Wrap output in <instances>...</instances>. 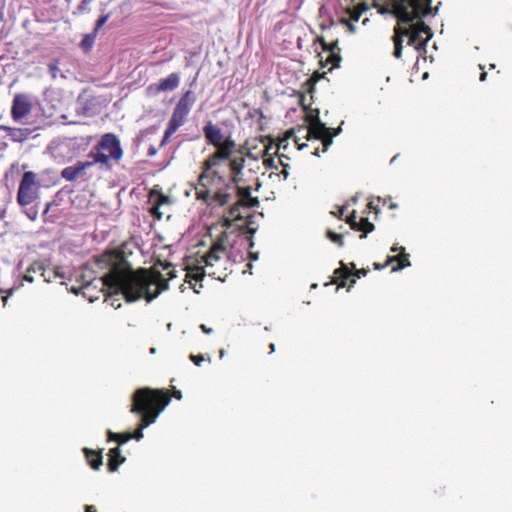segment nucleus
I'll list each match as a JSON object with an SVG mask.
<instances>
[{
  "label": "nucleus",
  "instance_id": "23",
  "mask_svg": "<svg viewBox=\"0 0 512 512\" xmlns=\"http://www.w3.org/2000/svg\"><path fill=\"white\" fill-rule=\"evenodd\" d=\"M235 147H236L235 141L231 137H228V138L223 139V141H221V143H220V146H218L217 148L224 151V153H227L228 158H230Z\"/></svg>",
  "mask_w": 512,
  "mask_h": 512
},
{
  "label": "nucleus",
  "instance_id": "4",
  "mask_svg": "<svg viewBox=\"0 0 512 512\" xmlns=\"http://www.w3.org/2000/svg\"><path fill=\"white\" fill-rule=\"evenodd\" d=\"M152 392L153 389L144 387L137 389L132 397L133 404L130 412L141 415L139 427L143 430L152 424L148 417L149 407L156 401L155 397L151 395Z\"/></svg>",
  "mask_w": 512,
  "mask_h": 512
},
{
  "label": "nucleus",
  "instance_id": "47",
  "mask_svg": "<svg viewBox=\"0 0 512 512\" xmlns=\"http://www.w3.org/2000/svg\"><path fill=\"white\" fill-rule=\"evenodd\" d=\"M42 270V266L40 264H37V265H33L31 266L29 269H28V272H36V271H41Z\"/></svg>",
  "mask_w": 512,
  "mask_h": 512
},
{
  "label": "nucleus",
  "instance_id": "7",
  "mask_svg": "<svg viewBox=\"0 0 512 512\" xmlns=\"http://www.w3.org/2000/svg\"><path fill=\"white\" fill-rule=\"evenodd\" d=\"M35 178L34 172L28 171L23 174L17 194V201L21 206L29 205L35 199L36 193L33 189Z\"/></svg>",
  "mask_w": 512,
  "mask_h": 512
},
{
  "label": "nucleus",
  "instance_id": "34",
  "mask_svg": "<svg viewBox=\"0 0 512 512\" xmlns=\"http://www.w3.org/2000/svg\"><path fill=\"white\" fill-rule=\"evenodd\" d=\"M163 269L168 270L167 275L169 280H172L177 277L176 271L174 268H172L171 263H166L165 265H163Z\"/></svg>",
  "mask_w": 512,
  "mask_h": 512
},
{
  "label": "nucleus",
  "instance_id": "15",
  "mask_svg": "<svg viewBox=\"0 0 512 512\" xmlns=\"http://www.w3.org/2000/svg\"><path fill=\"white\" fill-rule=\"evenodd\" d=\"M179 82V75L177 73H171L168 77L161 79L154 85L155 92L173 91L178 87Z\"/></svg>",
  "mask_w": 512,
  "mask_h": 512
},
{
  "label": "nucleus",
  "instance_id": "49",
  "mask_svg": "<svg viewBox=\"0 0 512 512\" xmlns=\"http://www.w3.org/2000/svg\"><path fill=\"white\" fill-rule=\"evenodd\" d=\"M6 6V0H0V16H3L4 10Z\"/></svg>",
  "mask_w": 512,
  "mask_h": 512
},
{
  "label": "nucleus",
  "instance_id": "40",
  "mask_svg": "<svg viewBox=\"0 0 512 512\" xmlns=\"http://www.w3.org/2000/svg\"><path fill=\"white\" fill-rule=\"evenodd\" d=\"M190 359L195 363V365L200 366V364L204 361V357L202 355H190Z\"/></svg>",
  "mask_w": 512,
  "mask_h": 512
},
{
  "label": "nucleus",
  "instance_id": "46",
  "mask_svg": "<svg viewBox=\"0 0 512 512\" xmlns=\"http://www.w3.org/2000/svg\"><path fill=\"white\" fill-rule=\"evenodd\" d=\"M366 274H367V270H365V269L356 270L354 273L356 278H361L362 276H365Z\"/></svg>",
  "mask_w": 512,
  "mask_h": 512
},
{
  "label": "nucleus",
  "instance_id": "62",
  "mask_svg": "<svg viewBox=\"0 0 512 512\" xmlns=\"http://www.w3.org/2000/svg\"><path fill=\"white\" fill-rule=\"evenodd\" d=\"M225 353H226V352H225V350H224V349H221V350H220V358H221V359H222V358H224Z\"/></svg>",
  "mask_w": 512,
  "mask_h": 512
},
{
  "label": "nucleus",
  "instance_id": "63",
  "mask_svg": "<svg viewBox=\"0 0 512 512\" xmlns=\"http://www.w3.org/2000/svg\"><path fill=\"white\" fill-rule=\"evenodd\" d=\"M246 267H247V270H249V271L251 272L252 264H251V263H248V264L246 265Z\"/></svg>",
  "mask_w": 512,
  "mask_h": 512
},
{
  "label": "nucleus",
  "instance_id": "26",
  "mask_svg": "<svg viewBox=\"0 0 512 512\" xmlns=\"http://www.w3.org/2000/svg\"><path fill=\"white\" fill-rule=\"evenodd\" d=\"M245 160L243 158H235L230 162V169L234 175H238L244 168Z\"/></svg>",
  "mask_w": 512,
  "mask_h": 512
},
{
  "label": "nucleus",
  "instance_id": "14",
  "mask_svg": "<svg viewBox=\"0 0 512 512\" xmlns=\"http://www.w3.org/2000/svg\"><path fill=\"white\" fill-rule=\"evenodd\" d=\"M228 159L227 153H224V151L217 148V151L212 154L209 158H207L203 165L205 171L199 176V183L205 188L206 185L203 183V181L207 178L206 171L212 169L214 166L218 164L220 160Z\"/></svg>",
  "mask_w": 512,
  "mask_h": 512
},
{
  "label": "nucleus",
  "instance_id": "21",
  "mask_svg": "<svg viewBox=\"0 0 512 512\" xmlns=\"http://www.w3.org/2000/svg\"><path fill=\"white\" fill-rule=\"evenodd\" d=\"M96 36H97V33L92 31L91 33H88L86 34L82 41L80 42V47L85 51V52H89L94 43H95V39H96Z\"/></svg>",
  "mask_w": 512,
  "mask_h": 512
},
{
  "label": "nucleus",
  "instance_id": "20",
  "mask_svg": "<svg viewBox=\"0 0 512 512\" xmlns=\"http://www.w3.org/2000/svg\"><path fill=\"white\" fill-rule=\"evenodd\" d=\"M30 133L27 128H13L10 130L9 137L13 142H23L29 138Z\"/></svg>",
  "mask_w": 512,
  "mask_h": 512
},
{
  "label": "nucleus",
  "instance_id": "45",
  "mask_svg": "<svg viewBox=\"0 0 512 512\" xmlns=\"http://www.w3.org/2000/svg\"><path fill=\"white\" fill-rule=\"evenodd\" d=\"M342 22L348 26V29H349L350 32H352V33L355 32L356 27L354 25V22H349V21H347L345 19H343Z\"/></svg>",
  "mask_w": 512,
  "mask_h": 512
},
{
  "label": "nucleus",
  "instance_id": "18",
  "mask_svg": "<svg viewBox=\"0 0 512 512\" xmlns=\"http://www.w3.org/2000/svg\"><path fill=\"white\" fill-rule=\"evenodd\" d=\"M109 462L108 468L110 472H115L119 468V466L125 461V458L121 456V451L119 447H115L109 452Z\"/></svg>",
  "mask_w": 512,
  "mask_h": 512
},
{
  "label": "nucleus",
  "instance_id": "60",
  "mask_svg": "<svg viewBox=\"0 0 512 512\" xmlns=\"http://www.w3.org/2000/svg\"><path fill=\"white\" fill-rule=\"evenodd\" d=\"M486 76H487V73L486 72H482L480 74V81H484L486 79Z\"/></svg>",
  "mask_w": 512,
  "mask_h": 512
},
{
  "label": "nucleus",
  "instance_id": "5",
  "mask_svg": "<svg viewBox=\"0 0 512 512\" xmlns=\"http://www.w3.org/2000/svg\"><path fill=\"white\" fill-rule=\"evenodd\" d=\"M90 152H99L109 159L119 161L123 156V150L119 139L113 133H106L101 137V140Z\"/></svg>",
  "mask_w": 512,
  "mask_h": 512
},
{
  "label": "nucleus",
  "instance_id": "1",
  "mask_svg": "<svg viewBox=\"0 0 512 512\" xmlns=\"http://www.w3.org/2000/svg\"><path fill=\"white\" fill-rule=\"evenodd\" d=\"M102 268L108 272L102 277L103 285L108 290L105 299L116 309L121 307L119 298L122 295L127 302H135L143 297L151 302L162 291L168 289L167 281L158 271L140 269L134 271L120 252H106L98 259Z\"/></svg>",
  "mask_w": 512,
  "mask_h": 512
},
{
  "label": "nucleus",
  "instance_id": "43",
  "mask_svg": "<svg viewBox=\"0 0 512 512\" xmlns=\"http://www.w3.org/2000/svg\"><path fill=\"white\" fill-rule=\"evenodd\" d=\"M337 45H338V41H334L329 46H327L326 44H323V48L325 50H329V51L333 52L334 49L337 47Z\"/></svg>",
  "mask_w": 512,
  "mask_h": 512
},
{
  "label": "nucleus",
  "instance_id": "30",
  "mask_svg": "<svg viewBox=\"0 0 512 512\" xmlns=\"http://www.w3.org/2000/svg\"><path fill=\"white\" fill-rule=\"evenodd\" d=\"M328 238L333 243H336L340 247H342L344 245L343 235L342 234L335 233V232H332V231H328Z\"/></svg>",
  "mask_w": 512,
  "mask_h": 512
},
{
  "label": "nucleus",
  "instance_id": "61",
  "mask_svg": "<svg viewBox=\"0 0 512 512\" xmlns=\"http://www.w3.org/2000/svg\"><path fill=\"white\" fill-rule=\"evenodd\" d=\"M270 353H273L275 351V345L273 343L270 344Z\"/></svg>",
  "mask_w": 512,
  "mask_h": 512
},
{
  "label": "nucleus",
  "instance_id": "10",
  "mask_svg": "<svg viewBox=\"0 0 512 512\" xmlns=\"http://www.w3.org/2000/svg\"><path fill=\"white\" fill-rule=\"evenodd\" d=\"M309 136L317 140H322L324 145L323 152L332 145V136L330 129L325 126L319 119H317L308 129Z\"/></svg>",
  "mask_w": 512,
  "mask_h": 512
},
{
  "label": "nucleus",
  "instance_id": "51",
  "mask_svg": "<svg viewBox=\"0 0 512 512\" xmlns=\"http://www.w3.org/2000/svg\"><path fill=\"white\" fill-rule=\"evenodd\" d=\"M14 127H9V126H6V125H0V129L3 130V131H6L8 136L10 135V130H12Z\"/></svg>",
  "mask_w": 512,
  "mask_h": 512
},
{
  "label": "nucleus",
  "instance_id": "48",
  "mask_svg": "<svg viewBox=\"0 0 512 512\" xmlns=\"http://www.w3.org/2000/svg\"><path fill=\"white\" fill-rule=\"evenodd\" d=\"M398 251L401 252V253H404L405 248L404 247H398L396 245L391 247V252L395 253V252H398Z\"/></svg>",
  "mask_w": 512,
  "mask_h": 512
},
{
  "label": "nucleus",
  "instance_id": "36",
  "mask_svg": "<svg viewBox=\"0 0 512 512\" xmlns=\"http://www.w3.org/2000/svg\"><path fill=\"white\" fill-rule=\"evenodd\" d=\"M259 204L258 198H253L250 196L242 205V207H255Z\"/></svg>",
  "mask_w": 512,
  "mask_h": 512
},
{
  "label": "nucleus",
  "instance_id": "55",
  "mask_svg": "<svg viewBox=\"0 0 512 512\" xmlns=\"http://www.w3.org/2000/svg\"><path fill=\"white\" fill-rule=\"evenodd\" d=\"M27 215L30 219L34 220L37 217V212L34 211L32 213H28Z\"/></svg>",
  "mask_w": 512,
  "mask_h": 512
},
{
  "label": "nucleus",
  "instance_id": "27",
  "mask_svg": "<svg viewBox=\"0 0 512 512\" xmlns=\"http://www.w3.org/2000/svg\"><path fill=\"white\" fill-rule=\"evenodd\" d=\"M400 260H398V265L396 267H393L392 268V272H397L403 268H406V267H409L411 265L409 259H408V254H405V253H401L400 255Z\"/></svg>",
  "mask_w": 512,
  "mask_h": 512
},
{
  "label": "nucleus",
  "instance_id": "56",
  "mask_svg": "<svg viewBox=\"0 0 512 512\" xmlns=\"http://www.w3.org/2000/svg\"><path fill=\"white\" fill-rule=\"evenodd\" d=\"M250 260H257L258 259V253H250Z\"/></svg>",
  "mask_w": 512,
  "mask_h": 512
},
{
  "label": "nucleus",
  "instance_id": "39",
  "mask_svg": "<svg viewBox=\"0 0 512 512\" xmlns=\"http://www.w3.org/2000/svg\"><path fill=\"white\" fill-rule=\"evenodd\" d=\"M281 165L283 166V169L280 172V175H282L284 180H286L289 177L290 166L288 164H284L283 162H281Z\"/></svg>",
  "mask_w": 512,
  "mask_h": 512
},
{
  "label": "nucleus",
  "instance_id": "32",
  "mask_svg": "<svg viewBox=\"0 0 512 512\" xmlns=\"http://www.w3.org/2000/svg\"><path fill=\"white\" fill-rule=\"evenodd\" d=\"M335 274H337L340 278L346 279L351 275V272L343 263H341V268L335 270Z\"/></svg>",
  "mask_w": 512,
  "mask_h": 512
},
{
  "label": "nucleus",
  "instance_id": "13",
  "mask_svg": "<svg viewBox=\"0 0 512 512\" xmlns=\"http://www.w3.org/2000/svg\"><path fill=\"white\" fill-rule=\"evenodd\" d=\"M203 133L206 140L216 148L220 146L221 141L224 139L221 129L214 125L212 121H208L205 124L203 127Z\"/></svg>",
  "mask_w": 512,
  "mask_h": 512
},
{
  "label": "nucleus",
  "instance_id": "42",
  "mask_svg": "<svg viewBox=\"0 0 512 512\" xmlns=\"http://www.w3.org/2000/svg\"><path fill=\"white\" fill-rule=\"evenodd\" d=\"M14 291H15V288H10L9 290H7V291H6V292H7V295H6V296H4V297H2V301H3L4 306H5V305L7 304V302H8V297H9V296H12V295H13V293H14Z\"/></svg>",
  "mask_w": 512,
  "mask_h": 512
},
{
  "label": "nucleus",
  "instance_id": "54",
  "mask_svg": "<svg viewBox=\"0 0 512 512\" xmlns=\"http://www.w3.org/2000/svg\"><path fill=\"white\" fill-rule=\"evenodd\" d=\"M174 397L177 398L178 400L182 399L181 391H175L174 392Z\"/></svg>",
  "mask_w": 512,
  "mask_h": 512
},
{
  "label": "nucleus",
  "instance_id": "44",
  "mask_svg": "<svg viewBox=\"0 0 512 512\" xmlns=\"http://www.w3.org/2000/svg\"><path fill=\"white\" fill-rule=\"evenodd\" d=\"M398 260H400V256H389L386 263H384V266H388L389 264L397 262Z\"/></svg>",
  "mask_w": 512,
  "mask_h": 512
},
{
  "label": "nucleus",
  "instance_id": "6",
  "mask_svg": "<svg viewBox=\"0 0 512 512\" xmlns=\"http://www.w3.org/2000/svg\"><path fill=\"white\" fill-rule=\"evenodd\" d=\"M194 101L195 100L192 97L191 91L185 92L176 104L172 116L169 119V123L178 128L181 127L185 123V120L191 111Z\"/></svg>",
  "mask_w": 512,
  "mask_h": 512
},
{
  "label": "nucleus",
  "instance_id": "57",
  "mask_svg": "<svg viewBox=\"0 0 512 512\" xmlns=\"http://www.w3.org/2000/svg\"><path fill=\"white\" fill-rule=\"evenodd\" d=\"M385 267H386V266H384V264H383V265H380V264H378V263H375V264H374V268H375L376 270H380V269H383V268H385Z\"/></svg>",
  "mask_w": 512,
  "mask_h": 512
},
{
  "label": "nucleus",
  "instance_id": "12",
  "mask_svg": "<svg viewBox=\"0 0 512 512\" xmlns=\"http://www.w3.org/2000/svg\"><path fill=\"white\" fill-rule=\"evenodd\" d=\"M86 161H78L73 167L76 170L78 177H82L86 174L87 169L94 166L95 164L107 165V157L99 152H89Z\"/></svg>",
  "mask_w": 512,
  "mask_h": 512
},
{
  "label": "nucleus",
  "instance_id": "25",
  "mask_svg": "<svg viewBox=\"0 0 512 512\" xmlns=\"http://www.w3.org/2000/svg\"><path fill=\"white\" fill-rule=\"evenodd\" d=\"M61 176L69 182L75 181L79 178L73 165L65 167L61 172Z\"/></svg>",
  "mask_w": 512,
  "mask_h": 512
},
{
  "label": "nucleus",
  "instance_id": "31",
  "mask_svg": "<svg viewBox=\"0 0 512 512\" xmlns=\"http://www.w3.org/2000/svg\"><path fill=\"white\" fill-rule=\"evenodd\" d=\"M110 15L105 14L99 17V19L96 21L95 28L93 29L94 32L98 34L99 30L105 25V23L108 21Z\"/></svg>",
  "mask_w": 512,
  "mask_h": 512
},
{
  "label": "nucleus",
  "instance_id": "8",
  "mask_svg": "<svg viewBox=\"0 0 512 512\" xmlns=\"http://www.w3.org/2000/svg\"><path fill=\"white\" fill-rule=\"evenodd\" d=\"M32 111V102L26 94H16L13 98L11 116L14 121L19 122L28 116Z\"/></svg>",
  "mask_w": 512,
  "mask_h": 512
},
{
  "label": "nucleus",
  "instance_id": "59",
  "mask_svg": "<svg viewBox=\"0 0 512 512\" xmlns=\"http://www.w3.org/2000/svg\"><path fill=\"white\" fill-rule=\"evenodd\" d=\"M155 154H156V149H155V148H153V147H151V148L149 149V155H150V156H154Z\"/></svg>",
  "mask_w": 512,
  "mask_h": 512
},
{
  "label": "nucleus",
  "instance_id": "9",
  "mask_svg": "<svg viewBox=\"0 0 512 512\" xmlns=\"http://www.w3.org/2000/svg\"><path fill=\"white\" fill-rule=\"evenodd\" d=\"M152 397H155L156 401L149 407L148 417L152 424L157 420L162 411L169 405L171 399L167 393L160 389H153Z\"/></svg>",
  "mask_w": 512,
  "mask_h": 512
},
{
  "label": "nucleus",
  "instance_id": "17",
  "mask_svg": "<svg viewBox=\"0 0 512 512\" xmlns=\"http://www.w3.org/2000/svg\"><path fill=\"white\" fill-rule=\"evenodd\" d=\"M355 215L350 218L349 223L351 228L357 231H363V234L360 236L361 239L367 237V233H370L374 230L375 226L371 223L368 218H362L360 222L355 220Z\"/></svg>",
  "mask_w": 512,
  "mask_h": 512
},
{
  "label": "nucleus",
  "instance_id": "35",
  "mask_svg": "<svg viewBox=\"0 0 512 512\" xmlns=\"http://www.w3.org/2000/svg\"><path fill=\"white\" fill-rule=\"evenodd\" d=\"M64 146V143H56L55 141L52 142L50 145H49V150L51 151V153L53 154V156L55 158H58V155H57V150H59L60 148H62Z\"/></svg>",
  "mask_w": 512,
  "mask_h": 512
},
{
  "label": "nucleus",
  "instance_id": "3",
  "mask_svg": "<svg viewBox=\"0 0 512 512\" xmlns=\"http://www.w3.org/2000/svg\"><path fill=\"white\" fill-rule=\"evenodd\" d=\"M229 258V252L221 238L213 244L208 253L202 257L201 262L204 266L198 269V272L193 276L195 280H202L207 274L212 278L224 280L221 273H218V268H222Z\"/></svg>",
  "mask_w": 512,
  "mask_h": 512
},
{
  "label": "nucleus",
  "instance_id": "29",
  "mask_svg": "<svg viewBox=\"0 0 512 512\" xmlns=\"http://www.w3.org/2000/svg\"><path fill=\"white\" fill-rule=\"evenodd\" d=\"M49 72L53 79H56L59 73V60L54 59L48 64Z\"/></svg>",
  "mask_w": 512,
  "mask_h": 512
},
{
  "label": "nucleus",
  "instance_id": "11",
  "mask_svg": "<svg viewBox=\"0 0 512 512\" xmlns=\"http://www.w3.org/2000/svg\"><path fill=\"white\" fill-rule=\"evenodd\" d=\"M149 201L152 203L149 212L157 220H161L165 214V212L161 211V209L171 204L170 198L160 192L152 191L150 193Z\"/></svg>",
  "mask_w": 512,
  "mask_h": 512
},
{
  "label": "nucleus",
  "instance_id": "16",
  "mask_svg": "<svg viewBox=\"0 0 512 512\" xmlns=\"http://www.w3.org/2000/svg\"><path fill=\"white\" fill-rule=\"evenodd\" d=\"M250 196H251V188L249 186L239 189V200L233 206H231L229 209L230 217H232L234 219L241 218V214H240L239 210L242 207L243 203L248 198H250Z\"/></svg>",
  "mask_w": 512,
  "mask_h": 512
},
{
  "label": "nucleus",
  "instance_id": "64",
  "mask_svg": "<svg viewBox=\"0 0 512 512\" xmlns=\"http://www.w3.org/2000/svg\"><path fill=\"white\" fill-rule=\"evenodd\" d=\"M266 162H267V164H268L269 166H271V165H272V163H273V159H269V160H267Z\"/></svg>",
  "mask_w": 512,
  "mask_h": 512
},
{
  "label": "nucleus",
  "instance_id": "2",
  "mask_svg": "<svg viewBox=\"0 0 512 512\" xmlns=\"http://www.w3.org/2000/svg\"><path fill=\"white\" fill-rule=\"evenodd\" d=\"M387 5L381 6V14L392 13L398 21L394 28L392 37L394 42V53L396 58H400L403 49V39L408 37V45L415 46L416 49H425L428 41L432 38L433 32L429 26L420 21L404 28L401 24H408L416 19H421L432 14V0H386Z\"/></svg>",
  "mask_w": 512,
  "mask_h": 512
},
{
  "label": "nucleus",
  "instance_id": "53",
  "mask_svg": "<svg viewBox=\"0 0 512 512\" xmlns=\"http://www.w3.org/2000/svg\"><path fill=\"white\" fill-rule=\"evenodd\" d=\"M24 280H25V281H27V282L32 283V282L34 281V278H33L32 276H30V275L26 274V275L24 276Z\"/></svg>",
  "mask_w": 512,
  "mask_h": 512
},
{
  "label": "nucleus",
  "instance_id": "19",
  "mask_svg": "<svg viewBox=\"0 0 512 512\" xmlns=\"http://www.w3.org/2000/svg\"><path fill=\"white\" fill-rule=\"evenodd\" d=\"M84 452L90 466L95 470H99L102 465V455L88 448H85Z\"/></svg>",
  "mask_w": 512,
  "mask_h": 512
},
{
  "label": "nucleus",
  "instance_id": "38",
  "mask_svg": "<svg viewBox=\"0 0 512 512\" xmlns=\"http://www.w3.org/2000/svg\"><path fill=\"white\" fill-rule=\"evenodd\" d=\"M209 191L207 189H202L197 192V198L203 201H207L209 198Z\"/></svg>",
  "mask_w": 512,
  "mask_h": 512
},
{
  "label": "nucleus",
  "instance_id": "41",
  "mask_svg": "<svg viewBox=\"0 0 512 512\" xmlns=\"http://www.w3.org/2000/svg\"><path fill=\"white\" fill-rule=\"evenodd\" d=\"M144 437L143 429L141 427H138V429L132 434V439H135L137 441L141 440Z\"/></svg>",
  "mask_w": 512,
  "mask_h": 512
},
{
  "label": "nucleus",
  "instance_id": "33",
  "mask_svg": "<svg viewBox=\"0 0 512 512\" xmlns=\"http://www.w3.org/2000/svg\"><path fill=\"white\" fill-rule=\"evenodd\" d=\"M94 0H82L77 8V12L79 14H83L88 11V6L93 2Z\"/></svg>",
  "mask_w": 512,
  "mask_h": 512
},
{
  "label": "nucleus",
  "instance_id": "37",
  "mask_svg": "<svg viewBox=\"0 0 512 512\" xmlns=\"http://www.w3.org/2000/svg\"><path fill=\"white\" fill-rule=\"evenodd\" d=\"M367 10V7H363L361 10L359 11H354L351 16H350V19L352 22H357L360 17H361V14L362 12L366 11Z\"/></svg>",
  "mask_w": 512,
  "mask_h": 512
},
{
  "label": "nucleus",
  "instance_id": "52",
  "mask_svg": "<svg viewBox=\"0 0 512 512\" xmlns=\"http://www.w3.org/2000/svg\"><path fill=\"white\" fill-rule=\"evenodd\" d=\"M331 59H332L333 61H336V63L334 64L335 66H338V63H339V61L341 60L340 56H339V55H336V54H332V55H331Z\"/></svg>",
  "mask_w": 512,
  "mask_h": 512
},
{
  "label": "nucleus",
  "instance_id": "58",
  "mask_svg": "<svg viewBox=\"0 0 512 512\" xmlns=\"http://www.w3.org/2000/svg\"><path fill=\"white\" fill-rule=\"evenodd\" d=\"M340 132H341V127H338V128L334 131V133H333V134H331L332 138H333L334 136H337Z\"/></svg>",
  "mask_w": 512,
  "mask_h": 512
},
{
  "label": "nucleus",
  "instance_id": "22",
  "mask_svg": "<svg viewBox=\"0 0 512 512\" xmlns=\"http://www.w3.org/2000/svg\"><path fill=\"white\" fill-rule=\"evenodd\" d=\"M107 434L109 441H116L119 445H123L132 439L131 433L118 434L109 430Z\"/></svg>",
  "mask_w": 512,
  "mask_h": 512
},
{
  "label": "nucleus",
  "instance_id": "24",
  "mask_svg": "<svg viewBox=\"0 0 512 512\" xmlns=\"http://www.w3.org/2000/svg\"><path fill=\"white\" fill-rule=\"evenodd\" d=\"M230 198L231 194L226 189L219 190L217 193L214 194V201L219 203L220 205L227 204Z\"/></svg>",
  "mask_w": 512,
  "mask_h": 512
},
{
  "label": "nucleus",
  "instance_id": "28",
  "mask_svg": "<svg viewBox=\"0 0 512 512\" xmlns=\"http://www.w3.org/2000/svg\"><path fill=\"white\" fill-rule=\"evenodd\" d=\"M178 130V127L174 126L173 124L169 123L167 124V128L164 132V136H163V139L161 141V145H165L170 137Z\"/></svg>",
  "mask_w": 512,
  "mask_h": 512
},
{
  "label": "nucleus",
  "instance_id": "50",
  "mask_svg": "<svg viewBox=\"0 0 512 512\" xmlns=\"http://www.w3.org/2000/svg\"><path fill=\"white\" fill-rule=\"evenodd\" d=\"M201 330L206 334H211L213 330L211 328H208L206 325L202 324L200 326Z\"/></svg>",
  "mask_w": 512,
  "mask_h": 512
}]
</instances>
